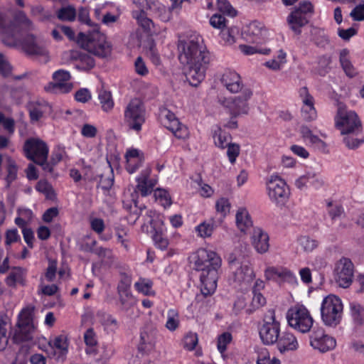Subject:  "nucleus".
<instances>
[{
    "label": "nucleus",
    "instance_id": "79ce46f5",
    "mask_svg": "<svg viewBox=\"0 0 364 364\" xmlns=\"http://www.w3.org/2000/svg\"><path fill=\"white\" fill-rule=\"evenodd\" d=\"M217 6L218 10L230 16H234L237 14V11L234 9L228 0H218Z\"/></svg>",
    "mask_w": 364,
    "mask_h": 364
},
{
    "label": "nucleus",
    "instance_id": "864d4df0",
    "mask_svg": "<svg viewBox=\"0 0 364 364\" xmlns=\"http://www.w3.org/2000/svg\"><path fill=\"white\" fill-rule=\"evenodd\" d=\"M299 245L306 252L312 251L316 247L315 241L310 240L309 237L306 236L300 237Z\"/></svg>",
    "mask_w": 364,
    "mask_h": 364
},
{
    "label": "nucleus",
    "instance_id": "393cba45",
    "mask_svg": "<svg viewBox=\"0 0 364 364\" xmlns=\"http://www.w3.org/2000/svg\"><path fill=\"white\" fill-rule=\"evenodd\" d=\"M127 170L132 173L141 164L144 157L137 149H130L126 154Z\"/></svg>",
    "mask_w": 364,
    "mask_h": 364
},
{
    "label": "nucleus",
    "instance_id": "b1692460",
    "mask_svg": "<svg viewBox=\"0 0 364 364\" xmlns=\"http://www.w3.org/2000/svg\"><path fill=\"white\" fill-rule=\"evenodd\" d=\"M287 21L291 28L296 33H301L300 28L303 27L308 23L305 14H302L300 10L294 9L289 16Z\"/></svg>",
    "mask_w": 364,
    "mask_h": 364
},
{
    "label": "nucleus",
    "instance_id": "e433bc0d",
    "mask_svg": "<svg viewBox=\"0 0 364 364\" xmlns=\"http://www.w3.org/2000/svg\"><path fill=\"white\" fill-rule=\"evenodd\" d=\"M136 289L145 295H151L154 292L151 290L152 282L149 279H140L139 282L135 284Z\"/></svg>",
    "mask_w": 364,
    "mask_h": 364
},
{
    "label": "nucleus",
    "instance_id": "4468645a",
    "mask_svg": "<svg viewBox=\"0 0 364 364\" xmlns=\"http://www.w3.org/2000/svg\"><path fill=\"white\" fill-rule=\"evenodd\" d=\"M267 190L269 197L275 200L286 198L289 190L286 182L277 176H273L267 183Z\"/></svg>",
    "mask_w": 364,
    "mask_h": 364
},
{
    "label": "nucleus",
    "instance_id": "39448f33",
    "mask_svg": "<svg viewBox=\"0 0 364 364\" xmlns=\"http://www.w3.org/2000/svg\"><path fill=\"white\" fill-rule=\"evenodd\" d=\"M23 150L27 159L39 165L48 172L53 171V166L48 162L49 147L39 138L32 137L25 141Z\"/></svg>",
    "mask_w": 364,
    "mask_h": 364
},
{
    "label": "nucleus",
    "instance_id": "6e6d98bb",
    "mask_svg": "<svg viewBox=\"0 0 364 364\" xmlns=\"http://www.w3.org/2000/svg\"><path fill=\"white\" fill-rule=\"evenodd\" d=\"M213 225L203 223L197 227V231L198 232L200 237H210L213 232Z\"/></svg>",
    "mask_w": 364,
    "mask_h": 364
},
{
    "label": "nucleus",
    "instance_id": "2eb2a0df",
    "mask_svg": "<svg viewBox=\"0 0 364 364\" xmlns=\"http://www.w3.org/2000/svg\"><path fill=\"white\" fill-rule=\"evenodd\" d=\"M163 124L165 127L169 129L178 139H184L189 135L188 128L178 121L173 113L168 112L163 121Z\"/></svg>",
    "mask_w": 364,
    "mask_h": 364
},
{
    "label": "nucleus",
    "instance_id": "aec40b11",
    "mask_svg": "<svg viewBox=\"0 0 364 364\" xmlns=\"http://www.w3.org/2000/svg\"><path fill=\"white\" fill-rule=\"evenodd\" d=\"M70 57L72 60L77 61L75 66L79 70H88L92 69L95 65L93 58L77 50H72Z\"/></svg>",
    "mask_w": 364,
    "mask_h": 364
},
{
    "label": "nucleus",
    "instance_id": "052dcab7",
    "mask_svg": "<svg viewBox=\"0 0 364 364\" xmlns=\"http://www.w3.org/2000/svg\"><path fill=\"white\" fill-rule=\"evenodd\" d=\"M91 228L97 234H100L105 229V223L102 219L93 218L90 222Z\"/></svg>",
    "mask_w": 364,
    "mask_h": 364
},
{
    "label": "nucleus",
    "instance_id": "6ab92c4d",
    "mask_svg": "<svg viewBox=\"0 0 364 364\" xmlns=\"http://www.w3.org/2000/svg\"><path fill=\"white\" fill-rule=\"evenodd\" d=\"M34 331V326H26L16 323L12 339L16 343L31 341L33 338Z\"/></svg>",
    "mask_w": 364,
    "mask_h": 364
},
{
    "label": "nucleus",
    "instance_id": "69168bd1",
    "mask_svg": "<svg viewBox=\"0 0 364 364\" xmlns=\"http://www.w3.org/2000/svg\"><path fill=\"white\" fill-rule=\"evenodd\" d=\"M59 288L56 284L44 285L41 284V291L43 294L46 296H53L56 294Z\"/></svg>",
    "mask_w": 364,
    "mask_h": 364
},
{
    "label": "nucleus",
    "instance_id": "dca6fc26",
    "mask_svg": "<svg viewBox=\"0 0 364 364\" xmlns=\"http://www.w3.org/2000/svg\"><path fill=\"white\" fill-rule=\"evenodd\" d=\"M23 50L28 55H48V51L46 46L38 41L33 35H27L21 42Z\"/></svg>",
    "mask_w": 364,
    "mask_h": 364
},
{
    "label": "nucleus",
    "instance_id": "603ef678",
    "mask_svg": "<svg viewBox=\"0 0 364 364\" xmlns=\"http://www.w3.org/2000/svg\"><path fill=\"white\" fill-rule=\"evenodd\" d=\"M84 340L87 346H95L97 343V336L93 328H88L84 334Z\"/></svg>",
    "mask_w": 364,
    "mask_h": 364
},
{
    "label": "nucleus",
    "instance_id": "6e6552de",
    "mask_svg": "<svg viewBox=\"0 0 364 364\" xmlns=\"http://www.w3.org/2000/svg\"><path fill=\"white\" fill-rule=\"evenodd\" d=\"M336 127L341 134H349L359 131L362 124L358 114L348 110L346 106L340 105L336 116Z\"/></svg>",
    "mask_w": 364,
    "mask_h": 364
},
{
    "label": "nucleus",
    "instance_id": "a18cd8bd",
    "mask_svg": "<svg viewBox=\"0 0 364 364\" xmlns=\"http://www.w3.org/2000/svg\"><path fill=\"white\" fill-rule=\"evenodd\" d=\"M300 95L304 97L303 102L305 105H306L309 111L313 114L315 113V109L314 107V100L313 97L309 94V91L306 87H302L300 91Z\"/></svg>",
    "mask_w": 364,
    "mask_h": 364
},
{
    "label": "nucleus",
    "instance_id": "e2e57ef3",
    "mask_svg": "<svg viewBox=\"0 0 364 364\" xmlns=\"http://www.w3.org/2000/svg\"><path fill=\"white\" fill-rule=\"evenodd\" d=\"M58 215V209L56 207L48 208L43 215V220L46 223H50Z\"/></svg>",
    "mask_w": 364,
    "mask_h": 364
},
{
    "label": "nucleus",
    "instance_id": "20e7f679",
    "mask_svg": "<svg viewBox=\"0 0 364 364\" xmlns=\"http://www.w3.org/2000/svg\"><path fill=\"white\" fill-rule=\"evenodd\" d=\"M81 48L100 57H107L112 53V45L106 36L99 31V26L94 25L92 31L87 34L80 33L77 39Z\"/></svg>",
    "mask_w": 364,
    "mask_h": 364
},
{
    "label": "nucleus",
    "instance_id": "0eeeda50",
    "mask_svg": "<svg viewBox=\"0 0 364 364\" xmlns=\"http://www.w3.org/2000/svg\"><path fill=\"white\" fill-rule=\"evenodd\" d=\"M321 314L322 321L326 325L330 326L337 325L340 322L343 314L341 300L334 295L327 296L321 304Z\"/></svg>",
    "mask_w": 364,
    "mask_h": 364
},
{
    "label": "nucleus",
    "instance_id": "cd10ccee",
    "mask_svg": "<svg viewBox=\"0 0 364 364\" xmlns=\"http://www.w3.org/2000/svg\"><path fill=\"white\" fill-rule=\"evenodd\" d=\"M33 316L34 307L27 306L23 309L20 312L17 323L26 326H34Z\"/></svg>",
    "mask_w": 364,
    "mask_h": 364
},
{
    "label": "nucleus",
    "instance_id": "5fc2aeb1",
    "mask_svg": "<svg viewBox=\"0 0 364 364\" xmlns=\"http://www.w3.org/2000/svg\"><path fill=\"white\" fill-rule=\"evenodd\" d=\"M350 16L354 21H361L364 20V4L356 6L350 12Z\"/></svg>",
    "mask_w": 364,
    "mask_h": 364
},
{
    "label": "nucleus",
    "instance_id": "338daca9",
    "mask_svg": "<svg viewBox=\"0 0 364 364\" xmlns=\"http://www.w3.org/2000/svg\"><path fill=\"white\" fill-rule=\"evenodd\" d=\"M91 98V95L88 90L80 89L75 93V100L80 102H86Z\"/></svg>",
    "mask_w": 364,
    "mask_h": 364
},
{
    "label": "nucleus",
    "instance_id": "ea45409f",
    "mask_svg": "<svg viewBox=\"0 0 364 364\" xmlns=\"http://www.w3.org/2000/svg\"><path fill=\"white\" fill-rule=\"evenodd\" d=\"M156 199L164 207L171 204V197L168 193L163 189H156L154 192Z\"/></svg>",
    "mask_w": 364,
    "mask_h": 364
},
{
    "label": "nucleus",
    "instance_id": "f3484780",
    "mask_svg": "<svg viewBox=\"0 0 364 364\" xmlns=\"http://www.w3.org/2000/svg\"><path fill=\"white\" fill-rule=\"evenodd\" d=\"M336 345V341L335 338L318 331L315 332L311 339V346L321 352L333 350Z\"/></svg>",
    "mask_w": 364,
    "mask_h": 364
},
{
    "label": "nucleus",
    "instance_id": "7c9ffc66",
    "mask_svg": "<svg viewBox=\"0 0 364 364\" xmlns=\"http://www.w3.org/2000/svg\"><path fill=\"white\" fill-rule=\"evenodd\" d=\"M6 316L0 318V351L4 350L9 343V336H7V326Z\"/></svg>",
    "mask_w": 364,
    "mask_h": 364
},
{
    "label": "nucleus",
    "instance_id": "4d7b16f0",
    "mask_svg": "<svg viewBox=\"0 0 364 364\" xmlns=\"http://www.w3.org/2000/svg\"><path fill=\"white\" fill-rule=\"evenodd\" d=\"M227 154L231 163H234L240 153V146L235 144H230L228 146Z\"/></svg>",
    "mask_w": 364,
    "mask_h": 364
},
{
    "label": "nucleus",
    "instance_id": "9b49d317",
    "mask_svg": "<svg viewBox=\"0 0 364 364\" xmlns=\"http://www.w3.org/2000/svg\"><path fill=\"white\" fill-rule=\"evenodd\" d=\"M353 268L352 262L348 258L343 257L338 261L334 269V279L340 287L346 288L350 286L353 277Z\"/></svg>",
    "mask_w": 364,
    "mask_h": 364
},
{
    "label": "nucleus",
    "instance_id": "13d9d810",
    "mask_svg": "<svg viewBox=\"0 0 364 364\" xmlns=\"http://www.w3.org/2000/svg\"><path fill=\"white\" fill-rule=\"evenodd\" d=\"M216 210L223 215H226L230 211V203L227 199L220 198L216 202Z\"/></svg>",
    "mask_w": 364,
    "mask_h": 364
},
{
    "label": "nucleus",
    "instance_id": "0e129e2a",
    "mask_svg": "<svg viewBox=\"0 0 364 364\" xmlns=\"http://www.w3.org/2000/svg\"><path fill=\"white\" fill-rule=\"evenodd\" d=\"M54 346L57 349L65 353L67 352L68 350V344L67 340L65 338H63V336H58L55 338L54 340Z\"/></svg>",
    "mask_w": 364,
    "mask_h": 364
},
{
    "label": "nucleus",
    "instance_id": "7ed1b4c3",
    "mask_svg": "<svg viewBox=\"0 0 364 364\" xmlns=\"http://www.w3.org/2000/svg\"><path fill=\"white\" fill-rule=\"evenodd\" d=\"M190 262L197 271H201V291L204 295L211 294L217 287L218 269L221 265L220 257L215 252L199 249L190 257Z\"/></svg>",
    "mask_w": 364,
    "mask_h": 364
},
{
    "label": "nucleus",
    "instance_id": "58836bf2",
    "mask_svg": "<svg viewBox=\"0 0 364 364\" xmlns=\"http://www.w3.org/2000/svg\"><path fill=\"white\" fill-rule=\"evenodd\" d=\"M350 314L357 323L362 324L364 323V309L360 305H352Z\"/></svg>",
    "mask_w": 364,
    "mask_h": 364
},
{
    "label": "nucleus",
    "instance_id": "9d476101",
    "mask_svg": "<svg viewBox=\"0 0 364 364\" xmlns=\"http://www.w3.org/2000/svg\"><path fill=\"white\" fill-rule=\"evenodd\" d=\"M265 322L259 331V336L264 344L276 343L279 337V323L275 319L274 310L270 309L265 316Z\"/></svg>",
    "mask_w": 364,
    "mask_h": 364
},
{
    "label": "nucleus",
    "instance_id": "a19ab883",
    "mask_svg": "<svg viewBox=\"0 0 364 364\" xmlns=\"http://www.w3.org/2000/svg\"><path fill=\"white\" fill-rule=\"evenodd\" d=\"M57 273V261L55 259H48V266L45 272V277L48 282H53Z\"/></svg>",
    "mask_w": 364,
    "mask_h": 364
},
{
    "label": "nucleus",
    "instance_id": "f03ea898",
    "mask_svg": "<svg viewBox=\"0 0 364 364\" xmlns=\"http://www.w3.org/2000/svg\"><path fill=\"white\" fill-rule=\"evenodd\" d=\"M221 81L230 92H240L239 96L227 101L225 105L227 112L224 119L225 126L230 129H235L237 127V122L234 119L241 114L247 113V102L251 98L252 92L242 84L240 76L234 71H226L223 74Z\"/></svg>",
    "mask_w": 364,
    "mask_h": 364
},
{
    "label": "nucleus",
    "instance_id": "c756f323",
    "mask_svg": "<svg viewBox=\"0 0 364 364\" xmlns=\"http://www.w3.org/2000/svg\"><path fill=\"white\" fill-rule=\"evenodd\" d=\"M23 269L21 267L13 268L6 279V284L9 286L14 287L16 283H23Z\"/></svg>",
    "mask_w": 364,
    "mask_h": 364
},
{
    "label": "nucleus",
    "instance_id": "473e14b6",
    "mask_svg": "<svg viewBox=\"0 0 364 364\" xmlns=\"http://www.w3.org/2000/svg\"><path fill=\"white\" fill-rule=\"evenodd\" d=\"M179 315L176 309H170L167 313V321L166 328L171 331H175L179 326Z\"/></svg>",
    "mask_w": 364,
    "mask_h": 364
},
{
    "label": "nucleus",
    "instance_id": "49530a36",
    "mask_svg": "<svg viewBox=\"0 0 364 364\" xmlns=\"http://www.w3.org/2000/svg\"><path fill=\"white\" fill-rule=\"evenodd\" d=\"M198 338L196 333H189L184 338V347L188 350H193L197 346Z\"/></svg>",
    "mask_w": 364,
    "mask_h": 364
},
{
    "label": "nucleus",
    "instance_id": "a211bd4d",
    "mask_svg": "<svg viewBox=\"0 0 364 364\" xmlns=\"http://www.w3.org/2000/svg\"><path fill=\"white\" fill-rule=\"evenodd\" d=\"M131 280L128 277L122 279L118 285V293L121 304L126 308L134 304V299L130 291Z\"/></svg>",
    "mask_w": 364,
    "mask_h": 364
},
{
    "label": "nucleus",
    "instance_id": "8fccbe9b",
    "mask_svg": "<svg viewBox=\"0 0 364 364\" xmlns=\"http://www.w3.org/2000/svg\"><path fill=\"white\" fill-rule=\"evenodd\" d=\"M0 74L4 77H9L11 74V66L1 53H0Z\"/></svg>",
    "mask_w": 364,
    "mask_h": 364
},
{
    "label": "nucleus",
    "instance_id": "c9c22d12",
    "mask_svg": "<svg viewBox=\"0 0 364 364\" xmlns=\"http://www.w3.org/2000/svg\"><path fill=\"white\" fill-rule=\"evenodd\" d=\"M331 59L328 56H322L318 59L317 71L320 75H326L331 70Z\"/></svg>",
    "mask_w": 364,
    "mask_h": 364
},
{
    "label": "nucleus",
    "instance_id": "f704fd0d",
    "mask_svg": "<svg viewBox=\"0 0 364 364\" xmlns=\"http://www.w3.org/2000/svg\"><path fill=\"white\" fill-rule=\"evenodd\" d=\"M215 144L222 149L227 147L231 142V136L221 130L215 132L214 136Z\"/></svg>",
    "mask_w": 364,
    "mask_h": 364
},
{
    "label": "nucleus",
    "instance_id": "423d86ee",
    "mask_svg": "<svg viewBox=\"0 0 364 364\" xmlns=\"http://www.w3.org/2000/svg\"><path fill=\"white\" fill-rule=\"evenodd\" d=\"M124 122L129 131L139 133L145 122V108L139 98L129 101L124 112Z\"/></svg>",
    "mask_w": 364,
    "mask_h": 364
},
{
    "label": "nucleus",
    "instance_id": "412c9836",
    "mask_svg": "<svg viewBox=\"0 0 364 364\" xmlns=\"http://www.w3.org/2000/svg\"><path fill=\"white\" fill-rule=\"evenodd\" d=\"M252 242L259 253H264L269 249V236L260 228L254 229Z\"/></svg>",
    "mask_w": 364,
    "mask_h": 364
},
{
    "label": "nucleus",
    "instance_id": "de8ad7c7",
    "mask_svg": "<svg viewBox=\"0 0 364 364\" xmlns=\"http://www.w3.org/2000/svg\"><path fill=\"white\" fill-rule=\"evenodd\" d=\"M210 25L218 29L223 30L226 27L225 17L219 14H214L210 19Z\"/></svg>",
    "mask_w": 364,
    "mask_h": 364
},
{
    "label": "nucleus",
    "instance_id": "3c124183",
    "mask_svg": "<svg viewBox=\"0 0 364 364\" xmlns=\"http://www.w3.org/2000/svg\"><path fill=\"white\" fill-rule=\"evenodd\" d=\"M81 134L86 138H94L97 134V129L94 125L85 124L82 127Z\"/></svg>",
    "mask_w": 364,
    "mask_h": 364
},
{
    "label": "nucleus",
    "instance_id": "1a4fd4ad",
    "mask_svg": "<svg viewBox=\"0 0 364 364\" xmlns=\"http://www.w3.org/2000/svg\"><path fill=\"white\" fill-rule=\"evenodd\" d=\"M287 318L291 327L302 333L309 332L314 323L310 312L303 305H296L289 309Z\"/></svg>",
    "mask_w": 364,
    "mask_h": 364
},
{
    "label": "nucleus",
    "instance_id": "09e8293b",
    "mask_svg": "<svg viewBox=\"0 0 364 364\" xmlns=\"http://www.w3.org/2000/svg\"><path fill=\"white\" fill-rule=\"evenodd\" d=\"M139 24L145 30L150 31L153 26L152 21L147 18L144 11H140L139 14L136 17Z\"/></svg>",
    "mask_w": 364,
    "mask_h": 364
},
{
    "label": "nucleus",
    "instance_id": "a878e982",
    "mask_svg": "<svg viewBox=\"0 0 364 364\" xmlns=\"http://www.w3.org/2000/svg\"><path fill=\"white\" fill-rule=\"evenodd\" d=\"M236 224L241 232H245L252 228V221L247 210L240 208L236 214Z\"/></svg>",
    "mask_w": 364,
    "mask_h": 364
},
{
    "label": "nucleus",
    "instance_id": "4c0bfd02",
    "mask_svg": "<svg viewBox=\"0 0 364 364\" xmlns=\"http://www.w3.org/2000/svg\"><path fill=\"white\" fill-rule=\"evenodd\" d=\"M99 99L100 100V103L102 104V107L104 110L108 111L110 110L113 106L114 102L112 99V95L109 92L103 91L99 95Z\"/></svg>",
    "mask_w": 364,
    "mask_h": 364
},
{
    "label": "nucleus",
    "instance_id": "c03bdc74",
    "mask_svg": "<svg viewBox=\"0 0 364 364\" xmlns=\"http://www.w3.org/2000/svg\"><path fill=\"white\" fill-rule=\"evenodd\" d=\"M266 304V299L260 292L254 291V296L252 300V308L249 309L248 311H252L255 309H259Z\"/></svg>",
    "mask_w": 364,
    "mask_h": 364
},
{
    "label": "nucleus",
    "instance_id": "bf43d9fd",
    "mask_svg": "<svg viewBox=\"0 0 364 364\" xmlns=\"http://www.w3.org/2000/svg\"><path fill=\"white\" fill-rule=\"evenodd\" d=\"M78 19L83 23L89 25L90 26L94 28V25H97L96 23H92L89 16V12L87 9L84 8H81L79 10L78 13Z\"/></svg>",
    "mask_w": 364,
    "mask_h": 364
},
{
    "label": "nucleus",
    "instance_id": "c85d7f7f",
    "mask_svg": "<svg viewBox=\"0 0 364 364\" xmlns=\"http://www.w3.org/2000/svg\"><path fill=\"white\" fill-rule=\"evenodd\" d=\"M348 54V50L346 49H343L341 51L340 53V62L341 63L342 68L344 70L346 74L352 77L356 75V70L353 66L350 61L347 58Z\"/></svg>",
    "mask_w": 364,
    "mask_h": 364
},
{
    "label": "nucleus",
    "instance_id": "bb28decb",
    "mask_svg": "<svg viewBox=\"0 0 364 364\" xmlns=\"http://www.w3.org/2000/svg\"><path fill=\"white\" fill-rule=\"evenodd\" d=\"M149 172L150 170L147 169L146 174L142 178H138L136 189L141 193L142 196H146L153 191L154 184L148 181Z\"/></svg>",
    "mask_w": 364,
    "mask_h": 364
},
{
    "label": "nucleus",
    "instance_id": "4be33fe9",
    "mask_svg": "<svg viewBox=\"0 0 364 364\" xmlns=\"http://www.w3.org/2000/svg\"><path fill=\"white\" fill-rule=\"evenodd\" d=\"M277 347L281 353L287 350H296L298 342L295 336L289 332H283L279 336L277 341Z\"/></svg>",
    "mask_w": 364,
    "mask_h": 364
},
{
    "label": "nucleus",
    "instance_id": "f8f14e48",
    "mask_svg": "<svg viewBox=\"0 0 364 364\" xmlns=\"http://www.w3.org/2000/svg\"><path fill=\"white\" fill-rule=\"evenodd\" d=\"M71 76L68 71L58 70L53 74L54 82H49L45 90L52 93H67L72 90L73 85L69 80Z\"/></svg>",
    "mask_w": 364,
    "mask_h": 364
},
{
    "label": "nucleus",
    "instance_id": "72a5a7b5",
    "mask_svg": "<svg viewBox=\"0 0 364 364\" xmlns=\"http://www.w3.org/2000/svg\"><path fill=\"white\" fill-rule=\"evenodd\" d=\"M57 16L61 21H73L76 17L75 9L70 6L61 8L58 10Z\"/></svg>",
    "mask_w": 364,
    "mask_h": 364
},
{
    "label": "nucleus",
    "instance_id": "f257e3e1",
    "mask_svg": "<svg viewBox=\"0 0 364 364\" xmlns=\"http://www.w3.org/2000/svg\"><path fill=\"white\" fill-rule=\"evenodd\" d=\"M178 59L187 69L186 78L192 86H197L205 78L210 62V54L202 39L195 38L180 40L178 43Z\"/></svg>",
    "mask_w": 364,
    "mask_h": 364
},
{
    "label": "nucleus",
    "instance_id": "5701e85b",
    "mask_svg": "<svg viewBox=\"0 0 364 364\" xmlns=\"http://www.w3.org/2000/svg\"><path fill=\"white\" fill-rule=\"evenodd\" d=\"M14 28L13 26H6L4 25V18L0 13V36H2V41L4 44L14 46L17 44L18 37L14 34Z\"/></svg>",
    "mask_w": 364,
    "mask_h": 364
},
{
    "label": "nucleus",
    "instance_id": "680f3d73",
    "mask_svg": "<svg viewBox=\"0 0 364 364\" xmlns=\"http://www.w3.org/2000/svg\"><path fill=\"white\" fill-rule=\"evenodd\" d=\"M135 70L140 75H146L148 73V69L141 57H138L135 61Z\"/></svg>",
    "mask_w": 364,
    "mask_h": 364
},
{
    "label": "nucleus",
    "instance_id": "ddd939ff",
    "mask_svg": "<svg viewBox=\"0 0 364 364\" xmlns=\"http://www.w3.org/2000/svg\"><path fill=\"white\" fill-rule=\"evenodd\" d=\"M230 257V268L234 274V279L240 284L251 283L255 277L252 269L250 266L249 262L243 261L239 262L236 258L232 259Z\"/></svg>",
    "mask_w": 364,
    "mask_h": 364
},
{
    "label": "nucleus",
    "instance_id": "774afa93",
    "mask_svg": "<svg viewBox=\"0 0 364 364\" xmlns=\"http://www.w3.org/2000/svg\"><path fill=\"white\" fill-rule=\"evenodd\" d=\"M257 364H280V361L276 358H270L268 354L261 355L257 360Z\"/></svg>",
    "mask_w": 364,
    "mask_h": 364
},
{
    "label": "nucleus",
    "instance_id": "2f4dec72",
    "mask_svg": "<svg viewBox=\"0 0 364 364\" xmlns=\"http://www.w3.org/2000/svg\"><path fill=\"white\" fill-rule=\"evenodd\" d=\"M36 190L43 193L49 200L55 199V193L52 186L45 180L39 181L36 187Z\"/></svg>",
    "mask_w": 364,
    "mask_h": 364
},
{
    "label": "nucleus",
    "instance_id": "37998d69",
    "mask_svg": "<svg viewBox=\"0 0 364 364\" xmlns=\"http://www.w3.org/2000/svg\"><path fill=\"white\" fill-rule=\"evenodd\" d=\"M232 341V335L228 332H225L221 334L218 338V349L221 353H223L226 348L227 345L230 343Z\"/></svg>",
    "mask_w": 364,
    "mask_h": 364
}]
</instances>
